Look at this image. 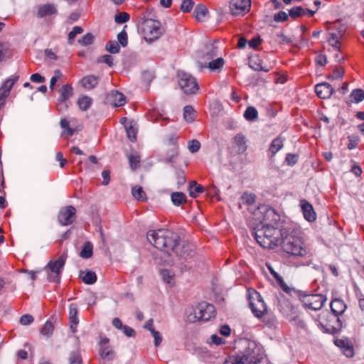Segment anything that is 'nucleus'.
I'll list each match as a JSON object with an SVG mask.
<instances>
[{"mask_svg":"<svg viewBox=\"0 0 364 364\" xmlns=\"http://www.w3.org/2000/svg\"><path fill=\"white\" fill-rule=\"evenodd\" d=\"M147 240L156 248L172 256V264L177 266L181 272L189 270L193 267L196 254L193 245L186 241H181L176 232L167 229L149 230Z\"/></svg>","mask_w":364,"mask_h":364,"instance_id":"obj_1","label":"nucleus"},{"mask_svg":"<svg viewBox=\"0 0 364 364\" xmlns=\"http://www.w3.org/2000/svg\"><path fill=\"white\" fill-rule=\"evenodd\" d=\"M286 234V228L259 224L254 228L252 235L257 243L264 248L273 249L279 245L280 238Z\"/></svg>","mask_w":364,"mask_h":364,"instance_id":"obj_2","label":"nucleus"},{"mask_svg":"<svg viewBox=\"0 0 364 364\" xmlns=\"http://www.w3.org/2000/svg\"><path fill=\"white\" fill-rule=\"evenodd\" d=\"M225 364H267V360L260 347L255 342L250 341L241 354L231 360H225Z\"/></svg>","mask_w":364,"mask_h":364,"instance_id":"obj_3","label":"nucleus"},{"mask_svg":"<svg viewBox=\"0 0 364 364\" xmlns=\"http://www.w3.org/2000/svg\"><path fill=\"white\" fill-rule=\"evenodd\" d=\"M287 253L296 257H304L307 252L303 246L300 237L289 234L286 230V234L280 238L279 245Z\"/></svg>","mask_w":364,"mask_h":364,"instance_id":"obj_4","label":"nucleus"},{"mask_svg":"<svg viewBox=\"0 0 364 364\" xmlns=\"http://www.w3.org/2000/svg\"><path fill=\"white\" fill-rule=\"evenodd\" d=\"M141 31L144 36V39L149 43L159 38L164 32L160 22L153 19L144 20L141 23Z\"/></svg>","mask_w":364,"mask_h":364,"instance_id":"obj_5","label":"nucleus"},{"mask_svg":"<svg viewBox=\"0 0 364 364\" xmlns=\"http://www.w3.org/2000/svg\"><path fill=\"white\" fill-rule=\"evenodd\" d=\"M67 253L63 252L57 259L50 260L45 267L47 270L48 279L52 282H59L62 269L67 259Z\"/></svg>","mask_w":364,"mask_h":364,"instance_id":"obj_6","label":"nucleus"},{"mask_svg":"<svg viewBox=\"0 0 364 364\" xmlns=\"http://www.w3.org/2000/svg\"><path fill=\"white\" fill-rule=\"evenodd\" d=\"M178 85L185 94L193 95L199 89L196 79L191 75L180 71L178 73Z\"/></svg>","mask_w":364,"mask_h":364,"instance_id":"obj_7","label":"nucleus"},{"mask_svg":"<svg viewBox=\"0 0 364 364\" xmlns=\"http://www.w3.org/2000/svg\"><path fill=\"white\" fill-rule=\"evenodd\" d=\"M248 300L252 312L256 317L261 318L267 311V306L262 296L253 290L249 291Z\"/></svg>","mask_w":364,"mask_h":364,"instance_id":"obj_8","label":"nucleus"},{"mask_svg":"<svg viewBox=\"0 0 364 364\" xmlns=\"http://www.w3.org/2000/svg\"><path fill=\"white\" fill-rule=\"evenodd\" d=\"M215 314L214 306L205 301L199 303L193 309L194 318L198 321H208L215 317Z\"/></svg>","mask_w":364,"mask_h":364,"instance_id":"obj_9","label":"nucleus"},{"mask_svg":"<svg viewBox=\"0 0 364 364\" xmlns=\"http://www.w3.org/2000/svg\"><path fill=\"white\" fill-rule=\"evenodd\" d=\"M299 299L304 308L316 311L320 309L326 299L321 294H301Z\"/></svg>","mask_w":364,"mask_h":364,"instance_id":"obj_10","label":"nucleus"},{"mask_svg":"<svg viewBox=\"0 0 364 364\" xmlns=\"http://www.w3.org/2000/svg\"><path fill=\"white\" fill-rule=\"evenodd\" d=\"M76 209L73 205H68L60 209L58 220L61 225L67 226L72 224L75 220Z\"/></svg>","mask_w":364,"mask_h":364,"instance_id":"obj_11","label":"nucleus"},{"mask_svg":"<svg viewBox=\"0 0 364 364\" xmlns=\"http://www.w3.org/2000/svg\"><path fill=\"white\" fill-rule=\"evenodd\" d=\"M251 6L250 0H231L230 9L234 16L244 15L250 11Z\"/></svg>","mask_w":364,"mask_h":364,"instance_id":"obj_12","label":"nucleus"},{"mask_svg":"<svg viewBox=\"0 0 364 364\" xmlns=\"http://www.w3.org/2000/svg\"><path fill=\"white\" fill-rule=\"evenodd\" d=\"M331 311L336 318V321L338 322V327L332 326L331 328H328L330 333L332 334H336L340 331L341 328V320L340 318V315L341 314V299H334L331 301L330 304Z\"/></svg>","mask_w":364,"mask_h":364,"instance_id":"obj_13","label":"nucleus"},{"mask_svg":"<svg viewBox=\"0 0 364 364\" xmlns=\"http://www.w3.org/2000/svg\"><path fill=\"white\" fill-rule=\"evenodd\" d=\"M341 30L340 28H336V25L328 28V41L329 44L336 51H340L341 47Z\"/></svg>","mask_w":364,"mask_h":364,"instance_id":"obj_14","label":"nucleus"},{"mask_svg":"<svg viewBox=\"0 0 364 364\" xmlns=\"http://www.w3.org/2000/svg\"><path fill=\"white\" fill-rule=\"evenodd\" d=\"M279 220L280 216L273 208L269 206L264 207V216L259 224L277 226Z\"/></svg>","mask_w":364,"mask_h":364,"instance_id":"obj_15","label":"nucleus"},{"mask_svg":"<svg viewBox=\"0 0 364 364\" xmlns=\"http://www.w3.org/2000/svg\"><path fill=\"white\" fill-rule=\"evenodd\" d=\"M109 339L107 337H102L100 342L99 353L102 358L107 360H112L115 357V353L109 345Z\"/></svg>","mask_w":364,"mask_h":364,"instance_id":"obj_16","label":"nucleus"},{"mask_svg":"<svg viewBox=\"0 0 364 364\" xmlns=\"http://www.w3.org/2000/svg\"><path fill=\"white\" fill-rule=\"evenodd\" d=\"M58 14L57 6L54 4H40L37 6L38 18H42L48 16L56 15Z\"/></svg>","mask_w":364,"mask_h":364,"instance_id":"obj_17","label":"nucleus"},{"mask_svg":"<svg viewBox=\"0 0 364 364\" xmlns=\"http://www.w3.org/2000/svg\"><path fill=\"white\" fill-rule=\"evenodd\" d=\"M315 92L317 96L321 99H326L331 96L333 92L332 85L328 82H322L315 86Z\"/></svg>","mask_w":364,"mask_h":364,"instance_id":"obj_18","label":"nucleus"},{"mask_svg":"<svg viewBox=\"0 0 364 364\" xmlns=\"http://www.w3.org/2000/svg\"><path fill=\"white\" fill-rule=\"evenodd\" d=\"M108 99L114 107H121L126 103L125 96L117 90H112L108 95Z\"/></svg>","mask_w":364,"mask_h":364,"instance_id":"obj_19","label":"nucleus"},{"mask_svg":"<svg viewBox=\"0 0 364 364\" xmlns=\"http://www.w3.org/2000/svg\"><path fill=\"white\" fill-rule=\"evenodd\" d=\"M364 100V90L362 89H354L348 98L345 100L348 107L352 103H359Z\"/></svg>","mask_w":364,"mask_h":364,"instance_id":"obj_20","label":"nucleus"},{"mask_svg":"<svg viewBox=\"0 0 364 364\" xmlns=\"http://www.w3.org/2000/svg\"><path fill=\"white\" fill-rule=\"evenodd\" d=\"M301 203L304 218L309 222L314 221L316 220V213L311 204L304 200H301Z\"/></svg>","mask_w":364,"mask_h":364,"instance_id":"obj_21","label":"nucleus"},{"mask_svg":"<svg viewBox=\"0 0 364 364\" xmlns=\"http://www.w3.org/2000/svg\"><path fill=\"white\" fill-rule=\"evenodd\" d=\"M98 82V77L95 75H87L84 77L80 81L82 86L87 90L95 87L97 85Z\"/></svg>","mask_w":364,"mask_h":364,"instance_id":"obj_22","label":"nucleus"},{"mask_svg":"<svg viewBox=\"0 0 364 364\" xmlns=\"http://www.w3.org/2000/svg\"><path fill=\"white\" fill-rule=\"evenodd\" d=\"M343 354L347 358H353L355 355L353 343L348 338H343Z\"/></svg>","mask_w":364,"mask_h":364,"instance_id":"obj_23","label":"nucleus"},{"mask_svg":"<svg viewBox=\"0 0 364 364\" xmlns=\"http://www.w3.org/2000/svg\"><path fill=\"white\" fill-rule=\"evenodd\" d=\"M18 75L11 76L9 78L5 80L4 84L1 86L0 90L9 96L11 88L13 87L14 84L18 81Z\"/></svg>","mask_w":364,"mask_h":364,"instance_id":"obj_24","label":"nucleus"},{"mask_svg":"<svg viewBox=\"0 0 364 364\" xmlns=\"http://www.w3.org/2000/svg\"><path fill=\"white\" fill-rule=\"evenodd\" d=\"M234 144L237 147V152L239 154L244 153L247 148L246 144L245 137L242 134H237L234 137Z\"/></svg>","mask_w":364,"mask_h":364,"instance_id":"obj_25","label":"nucleus"},{"mask_svg":"<svg viewBox=\"0 0 364 364\" xmlns=\"http://www.w3.org/2000/svg\"><path fill=\"white\" fill-rule=\"evenodd\" d=\"M284 146V139L279 136L272 140L269 151L272 154V156H274Z\"/></svg>","mask_w":364,"mask_h":364,"instance_id":"obj_26","label":"nucleus"},{"mask_svg":"<svg viewBox=\"0 0 364 364\" xmlns=\"http://www.w3.org/2000/svg\"><path fill=\"white\" fill-rule=\"evenodd\" d=\"M80 277L82 282L87 284H92L97 281V276L95 272L91 270L81 272Z\"/></svg>","mask_w":364,"mask_h":364,"instance_id":"obj_27","label":"nucleus"},{"mask_svg":"<svg viewBox=\"0 0 364 364\" xmlns=\"http://www.w3.org/2000/svg\"><path fill=\"white\" fill-rule=\"evenodd\" d=\"M188 191L191 197L196 198L199 193L204 191V188L203 186L198 184L196 181H192L189 183Z\"/></svg>","mask_w":364,"mask_h":364,"instance_id":"obj_28","label":"nucleus"},{"mask_svg":"<svg viewBox=\"0 0 364 364\" xmlns=\"http://www.w3.org/2000/svg\"><path fill=\"white\" fill-rule=\"evenodd\" d=\"M60 97L59 100L62 102L69 100L73 95V89L70 85H65L60 90Z\"/></svg>","mask_w":364,"mask_h":364,"instance_id":"obj_29","label":"nucleus"},{"mask_svg":"<svg viewBox=\"0 0 364 364\" xmlns=\"http://www.w3.org/2000/svg\"><path fill=\"white\" fill-rule=\"evenodd\" d=\"M160 274L164 282L172 287L175 284V274L168 269H162Z\"/></svg>","mask_w":364,"mask_h":364,"instance_id":"obj_30","label":"nucleus"},{"mask_svg":"<svg viewBox=\"0 0 364 364\" xmlns=\"http://www.w3.org/2000/svg\"><path fill=\"white\" fill-rule=\"evenodd\" d=\"M92 103V98L87 95L80 97L77 102L79 108L82 111H87L90 107Z\"/></svg>","mask_w":364,"mask_h":364,"instance_id":"obj_31","label":"nucleus"},{"mask_svg":"<svg viewBox=\"0 0 364 364\" xmlns=\"http://www.w3.org/2000/svg\"><path fill=\"white\" fill-rule=\"evenodd\" d=\"M178 154V146H170L167 150L166 156L164 158V161L167 163L172 162L173 159Z\"/></svg>","mask_w":364,"mask_h":364,"instance_id":"obj_32","label":"nucleus"},{"mask_svg":"<svg viewBox=\"0 0 364 364\" xmlns=\"http://www.w3.org/2000/svg\"><path fill=\"white\" fill-rule=\"evenodd\" d=\"M78 309L75 304H71L69 306V321L74 324L79 323L77 318Z\"/></svg>","mask_w":364,"mask_h":364,"instance_id":"obj_33","label":"nucleus"},{"mask_svg":"<svg viewBox=\"0 0 364 364\" xmlns=\"http://www.w3.org/2000/svg\"><path fill=\"white\" fill-rule=\"evenodd\" d=\"M196 117V112L193 108L187 105L183 108V117L187 122H192Z\"/></svg>","mask_w":364,"mask_h":364,"instance_id":"obj_34","label":"nucleus"},{"mask_svg":"<svg viewBox=\"0 0 364 364\" xmlns=\"http://www.w3.org/2000/svg\"><path fill=\"white\" fill-rule=\"evenodd\" d=\"M93 252V246L90 242H86L80 253L81 257L88 259L92 257Z\"/></svg>","mask_w":364,"mask_h":364,"instance_id":"obj_35","label":"nucleus"},{"mask_svg":"<svg viewBox=\"0 0 364 364\" xmlns=\"http://www.w3.org/2000/svg\"><path fill=\"white\" fill-rule=\"evenodd\" d=\"M171 197L173 203L176 205H180L186 202V196L182 192H174Z\"/></svg>","mask_w":364,"mask_h":364,"instance_id":"obj_36","label":"nucleus"},{"mask_svg":"<svg viewBox=\"0 0 364 364\" xmlns=\"http://www.w3.org/2000/svg\"><path fill=\"white\" fill-rule=\"evenodd\" d=\"M207 13L208 9L203 4H198L194 9V16L198 21H201Z\"/></svg>","mask_w":364,"mask_h":364,"instance_id":"obj_37","label":"nucleus"},{"mask_svg":"<svg viewBox=\"0 0 364 364\" xmlns=\"http://www.w3.org/2000/svg\"><path fill=\"white\" fill-rule=\"evenodd\" d=\"M132 196L138 200H145L146 199V193L140 186H135L132 190Z\"/></svg>","mask_w":364,"mask_h":364,"instance_id":"obj_38","label":"nucleus"},{"mask_svg":"<svg viewBox=\"0 0 364 364\" xmlns=\"http://www.w3.org/2000/svg\"><path fill=\"white\" fill-rule=\"evenodd\" d=\"M250 67L256 71L269 72V69L266 66L262 65V61L259 58L256 60H251L250 62Z\"/></svg>","mask_w":364,"mask_h":364,"instance_id":"obj_39","label":"nucleus"},{"mask_svg":"<svg viewBox=\"0 0 364 364\" xmlns=\"http://www.w3.org/2000/svg\"><path fill=\"white\" fill-rule=\"evenodd\" d=\"M225 61L223 58H218L208 63V68L211 70H220L224 65Z\"/></svg>","mask_w":364,"mask_h":364,"instance_id":"obj_40","label":"nucleus"},{"mask_svg":"<svg viewBox=\"0 0 364 364\" xmlns=\"http://www.w3.org/2000/svg\"><path fill=\"white\" fill-rule=\"evenodd\" d=\"M306 15V10L301 6H294L289 11V16L292 18H296Z\"/></svg>","mask_w":364,"mask_h":364,"instance_id":"obj_41","label":"nucleus"},{"mask_svg":"<svg viewBox=\"0 0 364 364\" xmlns=\"http://www.w3.org/2000/svg\"><path fill=\"white\" fill-rule=\"evenodd\" d=\"M245 118L248 121H253L258 117V112L254 107H248L244 114Z\"/></svg>","mask_w":364,"mask_h":364,"instance_id":"obj_42","label":"nucleus"},{"mask_svg":"<svg viewBox=\"0 0 364 364\" xmlns=\"http://www.w3.org/2000/svg\"><path fill=\"white\" fill-rule=\"evenodd\" d=\"M125 130L127 136L131 141H136V129L134 127L132 122L129 125H125Z\"/></svg>","mask_w":364,"mask_h":364,"instance_id":"obj_43","label":"nucleus"},{"mask_svg":"<svg viewBox=\"0 0 364 364\" xmlns=\"http://www.w3.org/2000/svg\"><path fill=\"white\" fill-rule=\"evenodd\" d=\"M54 330L53 324L50 321H47L41 330V333L43 336L49 337L53 334Z\"/></svg>","mask_w":364,"mask_h":364,"instance_id":"obj_44","label":"nucleus"},{"mask_svg":"<svg viewBox=\"0 0 364 364\" xmlns=\"http://www.w3.org/2000/svg\"><path fill=\"white\" fill-rule=\"evenodd\" d=\"M105 48L109 53L112 54L118 53L120 49L119 43L115 41H108L106 44Z\"/></svg>","mask_w":364,"mask_h":364,"instance_id":"obj_45","label":"nucleus"},{"mask_svg":"<svg viewBox=\"0 0 364 364\" xmlns=\"http://www.w3.org/2000/svg\"><path fill=\"white\" fill-rule=\"evenodd\" d=\"M69 364H82V359L80 351H73L70 354Z\"/></svg>","mask_w":364,"mask_h":364,"instance_id":"obj_46","label":"nucleus"},{"mask_svg":"<svg viewBox=\"0 0 364 364\" xmlns=\"http://www.w3.org/2000/svg\"><path fill=\"white\" fill-rule=\"evenodd\" d=\"M241 200L243 203L252 205L255 203L256 196L254 193L245 192L241 196Z\"/></svg>","mask_w":364,"mask_h":364,"instance_id":"obj_47","label":"nucleus"},{"mask_svg":"<svg viewBox=\"0 0 364 364\" xmlns=\"http://www.w3.org/2000/svg\"><path fill=\"white\" fill-rule=\"evenodd\" d=\"M82 32H83V29L82 27L78 26H75L73 28V30L68 33V43L73 44L76 36L77 34L82 33Z\"/></svg>","mask_w":364,"mask_h":364,"instance_id":"obj_48","label":"nucleus"},{"mask_svg":"<svg viewBox=\"0 0 364 364\" xmlns=\"http://www.w3.org/2000/svg\"><path fill=\"white\" fill-rule=\"evenodd\" d=\"M94 39L95 36L92 33H88L80 38L78 43L83 46H87L92 44Z\"/></svg>","mask_w":364,"mask_h":364,"instance_id":"obj_49","label":"nucleus"},{"mask_svg":"<svg viewBox=\"0 0 364 364\" xmlns=\"http://www.w3.org/2000/svg\"><path fill=\"white\" fill-rule=\"evenodd\" d=\"M129 15L127 12H119L114 16V21L117 23H124L129 20Z\"/></svg>","mask_w":364,"mask_h":364,"instance_id":"obj_50","label":"nucleus"},{"mask_svg":"<svg viewBox=\"0 0 364 364\" xmlns=\"http://www.w3.org/2000/svg\"><path fill=\"white\" fill-rule=\"evenodd\" d=\"M352 173H353L356 177H360L363 171L361 167L358 164H353L349 171H346L344 173L345 176L348 177L349 174Z\"/></svg>","mask_w":364,"mask_h":364,"instance_id":"obj_51","label":"nucleus"},{"mask_svg":"<svg viewBox=\"0 0 364 364\" xmlns=\"http://www.w3.org/2000/svg\"><path fill=\"white\" fill-rule=\"evenodd\" d=\"M117 40L119 45L120 44L122 47H126L128 44V36L124 30H122L117 35Z\"/></svg>","mask_w":364,"mask_h":364,"instance_id":"obj_52","label":"nucleus"},{"mask_svg":"<svg viewBox=\"0 0 364 364\" xmlns=\"http://www.w3.org/2000/svg\"><path fill=\"white\" fill-rule=\"evenodd\" d=\"M194 6V2L192 0H183L181 5V10L184 13L190 12Z\"/></svg>","mask_w":364,"mask_h":364,"instance_id":"obj_53","label":"nucleus"},{"mask_svg":"<svg viewBox=\"0 0 364 364\" xmlns=\"http://www.w3.org/2000/svg\"><path fill=\"white\" fill-rule=\"evenodd\" d=\"M129 162L132 170H135L139 166L140 159L137 155H130L129 156Z\"/></svg>","mask_w":364,"mask_h":364,"instance_id":"obj_54","label":"nucleus"},{"mask_svg":"<svg viewBox=\"0 0 364 364\" xmlns=\"http://www.w3.org/2000/svg\"><path fill=\"white\" fill-rule=\"evenodd\" d=\"M267 267L272 277L276 279V281L279 284L282 285L284 283L282 277H281L277 272H275L271 265L267 264Z\"/></svg>","mask_w":364,"mask_h":364,"instance_id":"obj_55","label":"nucleus"},{"mask_svg":"<svg viewBox=\"0 0 364 364\" xmlns=\"http://www.w3.org/2000/svg\"><path fill=\"white\" fill-rule=\"evenodd\" d=\"M200 144L196 139L191 140L188 144V149L191 153L197 152L200 149Z\"/></svg>","mask_w":364,"mask_h":364,"instance_id":"obj_56","label":"nucleus"},{"mask_svg":"<svg viewBox=\"0 0 364 364\" xmlns=\"http://www.w3.org/2000/svg\"><path fill=\"white\" fill-rule=\"evenodd\" d=\"M207 51L205 53V57L207 59H212L217 55V48L210 45L207 47Z\"/></svg>","mask_w":364,"mask_h":364,"instance_id":"obj_57","label":"nucleus"},{"mask_svg":"<svg viewBox=\"0 0 364 364\" xmlns=\"http://www.w3.org/2000/svg\"><path fill=\"white\" fill-rule=\"evenodd\" d=\"M9 46L6 43L0 42V62L2 61L8 54Z\"/></svg>","mask_w":364,"mask_h":364,"instance_id":"obj_58","label":"nucleus"},{"mask_svg":"<svg viewBox=\"0 0 364 364\" xmlns=\"http://www.w3.org/2000/svg\"><path fill=\"white\" fill-rule=\"evenodd\" d=\"M349 144H348V149H353L355 148L358 145V141L359 140V137L356 135L348 136Z\"/></svg>","mask_w":364,"mask_h":364,"instance_id":"obj_59","label":"nucleus"},{"mask_svg":"<svg viewBox=\"0 0 364 364\" xmlns=\"http://www.w3.org/2000/svg\"><path fill=\"white\" fill-rule=\"evenodd\" d=\"M288 16L286 12L281 11L274 15V20L276 22H283L287 20Z\"/></svg>","mask_w":364,"mask_h":364,"instance_id":"obj_60","label":"nucleus"},{"mask_svg":"<svg viewBox=\"0 0 364 364\" xmlns=\"http://www.w3.org/2000/svg\"><path fill=\"white\" fill-rule=\"evenodd\" d=\"M33 317L30 314H24L20 318L21 324L26 326L29 325L33 321Z\"/></svg>","mask_w":364,"mask_h":364,"instance_id":"obj_61","label":"nucleus"},{"mask_svg":"<svg viewBox=\"0 0 364 364\" xmlns=\"http://www.w3.org/2000/svg\"><path fill=\"white\" fill-rule=\"evenodd\" d=\"M151 333L154 338L155 346L156 347L159 346L162 341V337H161L160 333L156 330H152Z\"/></svg>","mask_w":364,"mask_h":364,"instance_id":"obj_62","label":"nucleus"},{"mask_svg":"<svg viewBox=\"0 0 364 364\" xmlns=\"http://www.w3.org/2000/svg\"><path fill=\"white\" fill-rule=\"evenodd\" d=\"M100 63H105L109 67L113 65V57L110 55H104L99 60Z\"/></svg>","mask_w":364,"mask_h":364,"instance_id":"obj_63","label":"nucleus"},{"mask_svg":"<svg viewBox=\"0 0 364 364\" xmlns=\"http://www.w3.org/2000/svg\"><path fill=\"white\" fill-rule=\"evenodd\" d=\"M286 161L289 165L293 166L297 162V156L293 154H288L286 156Z\"/></svg>","mask_w":364,"mask_h":364,"instance_id":"obj_64","label":"nucleus"}]
</instances>
